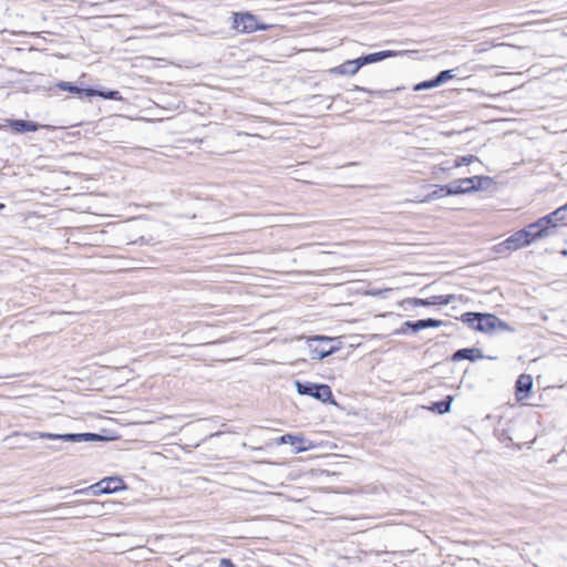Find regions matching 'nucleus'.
<instances>
[{
  "instance_id": "obj_20",
  "label": "nucleus",
  "mask_w": 567,
  "mask_h": 567,
  "mask_svg": "<svg viewBox=\"0 0 567 567\" xmlns=\"http://www.w3.org/2000/svg\"><path fill=\"white\" fill-rule=\"evenodd\" d=\"M453 401V396L449 395L445 401L435 402L432 406L427 408L432 412H437L439 414L447 413L451 410V403Z\"/></svg>"
},
{
  "instance_id": "obj_2",
  "label": "nucleus",
  "mask_w": 567,
  "mask_h": 567,
  "mask_svg": "<svg viewBox=\"0 0 567 567\" xmlns=\"http://www.w3.org/2000/svg\"><path fill=\"white\" fill-rule=\"evenodd\" d=\"M297 392L302 395H310L321 402H331L333 401L332 391L327 384H316V383H302L300 381L295 382Z\"/></svg>"
},
{
  "instance_id": "obj_35",
  "label": "nucleus",
  "mask_w": 567,
  "mask_h": 567,
  "mask_svg": "<svg viewBox=\"0 0 567 567\" xmlns=\"http://www.w3.org/2000/svg\"><path fill=\"white\" fill-rule=\"evenodd\" d=\"M100 512H101L100 508L93 511L94 514H99Z\"/></svg>"
},
{
  "instance_id": "obj_17",
  "label": "nucleus",
  "mask_w": 567,
  "mask_h": 567,
  "mask_svg": "<svg viewBox=\"0 0 567 567\" xmlns=\"http://www.w3.org/2000/svg\"><path fill=\"white\" fill-rule=\"evenodd\" d=\"M399 53L395 52V51H381V52L371 53V54L361 56V59H362L363 65H365V64H369V63H374V62L382 61V60H384L386 58L396 56Z\"/></svg>"
},
{
  "instance_id": "obj_29",
  "label": "nucleus",
  "mask_w": 567,
  "mask_h": 567,
  "mask_svg": "<svg viewBox=\"0 0 567 567\" xmlns=\"http://www.w3.org/2000/svg\"><path fill=\"white\" fill-rule=\"evenodd\" d=\"M444 190H441V188L439 190H434L433 193L429 194L424 199H422V202H430V200H433L435 198H439V197H442L443 196V193Z\"/></svg>"
},
{
  "instance_id": "obj_33",
  "label": "nucleus",
  "mask_w": 567,
  "mask_h": 567,
  "mask_svg": "<svg viewBox=\"0 0 567 567\" xmlns=\"http://www.w3.org/2000/svg\"><path fill=\"white\" fill-rule=\"evenodd\" d=\"M355 90H357V91L368 92V90H365L364 87H360V86H355Z\"/></svg>"
},
{
  "instance_id": "obj_10",
  "label": "nucleus",
  "mask_w": 567,
  "mask_h": 567,
  "mask_svg": "<svg viewBox=\"0 0 567 567\" xmlns=\"http://www.w3.org/2000/svg\"><path fill=\"white\" fill-rule=\"evenodd\" d=\"M362 66V59L358 58L355 60L346 61L342 64L330 69L329 72L337 75H354Z\"/></svg>"
},
{
  "instance_id": "obj_8",
  "label": "nucleus",
  "mask_w": 567,
  "mask_h": 567,
  "mask_svg": "<svg viewBox=\"0 0 567 567\" xmlns=\"http://www.w3.org/2000/svg\"><path fill=\"white\" fill-rule=\"evenodd\" d=\"M523 231H525L529 243L549 237L551 235V231L548 227V221L545 219H538L537 221L529 224L523 229Z\"/></svg>"
},
{
  "instance_id": "obj_24",
  "label": "nucleus",
  "mask_w": 567,
  "mask_h": 567,
  "mask_svg": "<svg viewBox=\"0 0 567 567\" xmlns=\"http://www.w3.org/2000/svg\"><path fill=\"white\" fill-rule=\"evenodd\" d=\"M454 76H455V74H454L453 70H445V71H442L434 80H435L436 85L439 86V85L445 83L446 81L452 80Z\"/></svg>"
},
{
  "instance_id": "obj_16",
  "label": "nucleus",
  "mask_w": 567,
  "mask_h": 567,
  "mask_svg": "<svg viewBox=\"0 0 567 567\" xmlns=\"http://www.w3.org/2000/svg\"><path fill=\"white\" fill-rule=\"evenodd\" d=\"M483 358L481 351L478 349L472 348V349H461L456 351L453 354L454 361H461V360H471L475 361L477 359Z\"/></svg>"
},
{
  "instance_id": "obj_25",
  "label": "nucleus",
  "mask_w": 567,
  "mask_h": 567,
  "mask_svg": "<svg viewBox=\"0 0 567 567\" xmlns=\"http://www.w3.org/2000/svg\"><path fill=\"white\" fill-rule=\"evenodd\" d=\"M393 288L377 289L371 288L364 292L365 296L385 298L386 295L392 291Z\"/></svg>"
},
{
  "instance_id": "obj_5",
  "label": "nucleus",
  "mask_w": 567,
  "mask_h": 567,
  "mask_svg": "<svg viewBox=\"0 0 567 567\" xmlns=\"http://www.w3.org/2000/svg\"><path fill=\"white\" fill-rule=\"evenodd\" d=\"M234 28L243 33H250L257 30H267L269 25L259 23L257 18L248 12L234 14Z\"/></svg>"
},
{
  "instance_id": "obj_18",
  "label": "nucleus",
  "mask_w": 567,
  "mask_h": 567,
  "mask_svg": "<svg viewBox=\"0 0 567 567\" xmlns=\"http://www.w3.org/2000/svg\"><path fill=\"white\" fill-rule=\"evenodd\" d=\"M85 94L87 96H95V95H97V96H102L104 99L115 100V101H121L122 100V96H121L118 91L103 92V91H97V90H93V89H86Z\"/></svg>"
},
{
  "instance_id": "obj_23",
  "label": "nucleus",
  "mask_w": 567,
  "mask_h": 567,
  "mask_svg": "<svg viewBox=\"0 0 567 567\" xmlns=\"http://www.w3.org/2000/svg\"><path fill=\"white\" fill-rule=\"evenodd\" d=\"M56 86L62 91H68V92L78 93V94L85 93V91H86V90L79 89L78 86L73 85L70 82H64V81L58 83Z\"/></svg>"
},
{
  "instance_id": "obj_26",
  "label": "nucleus",
  "mask_w": 567,
  "mask_h": 567,
  "mask_svg": "<svg viewBox=\"0 0 567 567\" xmlns=\"http://www.w3.org/2000/svg\"><path fill=\"white\" fill-rule=\"evenodd\" d=\"M553 216H555L556 221H564L567 219V203L556 210L553 212Z\"/></svg>"
},
{
  "instance_id": "obj_12",
  "label": "nucleus",
  "mask_w": 567,
  "mask_h": 567,
  "mask_svg": "<svg viewBox=\"0 0 567 567\" xmlns=\"http://www.w3.org/2000/svg\"><path fill=\"white\" fill-rule=\"evenodd\" d=\"M100 482L106 494H112L126 488L124 481L120 476L104 477Z\"/></svg>"
},
{
  "instance_id": "obj_32",
  "label": "nucleus",
  "mask_w": 567,
  "mask_h": 567,
  "mask_svg": "<svg viewBox=\"0 0 567 567\" xmlns=\"http://www.w3.org/2000/svg\"><path fill=\"white\" fill-rule=\"evenodd\" d=\"M408 329H410V328H409V327H405V326L403 324V326H402V328H401V329H399V330L396 331V333H405V331H406Z\"/></svg>"
},
{
  "instance_id": "obj_22",
  "label": "nucleus",
  "mask_w": 567,
  "mask_h": 567,
  "mask_svg": "<svg viewBox=\"0 0 567 567\" xmlns=\"http://www.w3.org/2000/svg\"><path fill=\"white\" fill-rule=\"evenodd\" d=\"M476 161H477V158L474 155L461 156L453 161V167L458 168L462 166H467Z\"/></svg>"
},
{
  "instance_id": "obj_4",
  "label": "nucleus",
  "mask_w": 567,
  "mask_h": 567,
  "mask_svg": "<svg viewBox=\"0 0 567 567\" xmlns=\"http://www.w3.org/2000/svg\"><path fill=\"white\" fill-rule=\"evenodd\" d=\"M334 341L333 338L324 337V336H316L308 339V346L310 351V358L311 359H318L322 360L323 358L337 352L341 346L340 343L338 346H330L329 348L322 346V344H315V342H332Z\"/></svg>"
},
{
  "instance_id": "obj_1",
  "label": "nucleus",
  "mask_w": 567,
  "mask_h": 567,
  "mask_svg": "<svg viewBox=\"0 0 567 567\" xmlns=\"http://www.w3.org/2000/svg\"><path fill=\"white\" fill-rule=\"evenodd\" d=\"M491 179L483 176H473L460 178L449 185L441 186V190H445V195L465 194L472 190L482 189Z\"/></svg>"
},
{
  "instance_id": "obj_14",
  "label": "nucleus",
  "mask_w": 567,
  "mask_h": 567,
  "mask_svg": "<svg viewBox=\"0 0 567 567\" xmlns=\"http://www.w3.org/2000/svg\"><path fill=\"white\" fill-rule=\"evenodd\" d=\"M404 326L412 329L413 332H419L426 328H439L442 326V321L430 318V319L417 320L415 322L406 321V322H404Z\"/></svg>"
},
{
  "instance_id": "obj_3",
  "label": "nucleus",
  "mask_w": 567,
  "mask_h": 567,
  "mask_svg": "<svg viewBox=\"0 0 567 567\" xmlns=\"http://www.w3.org/2000/svg\"><path fill=\"white\" fill-rule=\"evenodd\" d=\"M31 439H47V440H61L64 442H95L103 441L104 437L94 433H78V434H54L47 432H34L31 434Z\"/></svg>"
},
{
  "instance_id": "obj_13",
  "label": "nucleus",
  "mask_w": 567,
  "mask_h": 567,
  "mask_svg": "<svg viewBox=\"0 0 567 567\" xmlns=\"http://www.w3.org/2000/svg\"><path fill=\"white\" fill-rule=\"evenodd\" d=\"M402 303H409L414 307H419V306L446 305V303H449V300L445 299L443 296H433L429 299L408 298L400 302V305H402Z\"/></svg>"
},
{
  "instance_id": "obj_9",
  "label": "nucleus",
  "mask_w": 567,
  "mask_h": 567,
  "mask_svg": "<svg viewBox=\"0 0 567 567\" xmlns=\"http://www.w3.org/2000/svg\"><path fill=\"white\" fill-rule=\"evenodd\" d=\"M278 444H290L296 446V453L312 449L315 445L308 442L302 435L286 434L278 439Z\"/></svg>"
},
{
  "instance_id": "obj_28",
  "label": "nucleus",
  "mask_w": 567,
  "mask_h": 567,
  "mask_svg": "<svg viewBox=\"0 0 567 567\" xmlns=\"http://www.w3.org/2000/svg\"><path fill=\"white\" fill-rule=\"evenodd\" d=\"M540 219H545L546 221H548V227L551 233L558 225V221L555 220V216H553V213L542 217Z\"/></svg>"
},
{
  "instance_id": "obj_30",
  "label": "nucleus",
  "mask_w": 567,
  "mask_h": 567,
  "mask_svg": "<svg viewBox=\"0 0 567 567\" xmlns=\"http://www.w3.org/2000/svg\"><path fill=\"white\" fill-rule=\"evenodd\" d=\"M219 567H234V566L230 563V560L224 558V559L220 560Z\"/></svg>"
},
{
  "instance_id": "obj_19",
  "label": "nucleus",
  "mask_w": 567,
  "mask_h": 567,
  "mask_svg": "<svg viewBox=\"0 0 567 567\" xmlns=\"http://www.w3.org/2000/svg\"><path fill=\"white\" fill-rule=\"evenodd\" d=\"M74 494L75 495L92 494L94 496H99V495L106 494V493H105V489L102 487L101 482L99 481L97 483L92 484L85 488L76 489L74 492Z\"/></svg>"
},
{
  "instance_id": "obj_11",
  "label": "nucleus",
  "mask_w": 567,
  "mask_h": 567,
  "mask_svg": "<svg viewBox=\"0 0 567 567\" xmlns=\"http://www.w3.org/2000/svg\"><path fill=\"white\" fill-rule=\"evenodd\" d=\"M533 389V378L529 374H520L516 381V398L518 401L526 400Z\"/></svg>"
},
{
  "instance_id": "obj_31",
  "label": "nucleus",
  "mask_w": 567,
  "mask_h": 567,
  "mask_svg": "<svg viewBox=\"0 0 567 567\" xmlns=\"http://www.w3.org/2000/svg\"><path fill=\"white\" fill-rule=\"evenodd\" d=\"M507 329V324L501 320H498V330H506Z\"/></svg>"
},
{
  "instance_id": "obj_15",
  "label": "nucleus",
  "mask_w": 567,
  "mask_h": 567,
  "mask_svg": "<svg viewBox=\"0 0 567 567\" xmlns=\"http://www.w3.org/2000/svg\"><path fill=\"white\" fill-rule=\"evenodd\" d=\"M10 127H12L16 132H35L39 128V125L33 122H28L23 120H10L8 121Z\"/></svg>"
},
{
  "instance_id": "obj_21",
  "label": "nucleus",
  "mask_w": 567,
  "mask_h": 567,
  "mask_svg": "<svg viewBox=\"0 0 567 567\" xmlns=\"http://www.w3.org/2000/svg\"><path fill=\"white\" fill-rule=\"evenodd\" d=\"M453 162H445V163H442L440 165H435L433 168H432V174L433 176L435 177H440L442 174H445L447 172H450L451 169H453Z\"/></svg>"
},
{
  "instance_id": "obj_7",
  "label": "nucleus",
  "mask_w": 567,
  "mask_h": 567,
  "mask_svg": "<svg viewBox=\"0 0 567 567\" xmlns=\"http://www.w3.org/2000/svg\"><path fill=\"white\" fill-rule=\"evenodd\" d=\"M530 243L528 241L525 231L523 229L514 233L511 237H508L503 243L498 244V254H503L506 251L517 250L523 248Z\"/></svg>"
},
{
  "instance_id": "obj_27",
  "label": "nucleus",
  "mask_w": 567,
  "mask_h": 567,
  "mask_svg": "<svg viewBox=\"0 0 567 567\" xmlns=\"http://www.w3.org/2000/svg\"><path fill=\"white\" fill-rule=\"evenodd\" d=\"M436 83H435V80H431V81H424V82H421L419 84H416L414 86V91H422V90H429V89H433V87H436Z\"/></svg>"
},
{
  "instance_id": "obj_6",
  "label": "nucleus",
  "mask_w": 567,
  "mask_h": 567,
  "mask_svg": "<svg viewBox=\"0 0 567 567\" xmlns=\"http://www.w3.org/2000/svg\"><path fill=\"white\" fill-rule=\"evenodd\" d=\"M463 320L468 322L471 328L483 332H491L496 327V318L492 315L468 312L463 315Z\"/></svg>"
},
{
  "instance_id": "obj_34",
  "label": "nucleus",
  "mask_w": 567,
  "mask_h": 567,
  "mask_svg": "<svg viewBox=\"0 0 567 567\" xmlns=\"http://www.w3.org/2000/svg\"><path fill=\"white\" fill-rule=\"evenodd\" d=\"M87 504L94 505V506H96V507H99V506H100V504H99L97 502H93V501H92V502H89Z\"/></svg>"
},
{
  "instance_id": "obj_36",
  "label": "nucleus",
  "mask_w": 567,
  "mask_h": 567,
  "mask_svg": "<svg viewBox=\"0 0 567 567\" xmlns=\"http://www.w3.org/2000/svg\"><path fill=\"white\" fill-rule=\"evenodd\" d=\"M4 208V204H0V210Z\"/></svg>"
}]
</instances>
